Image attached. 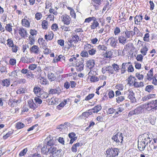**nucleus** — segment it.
I'll return each mask as SVG.
<instances>
[{
    "instance_id": "9d476101",
    "label": "nucleus",
    "mask_w": 157,
    "mask_h": 157,
    "mask_svg": "<svg viewBox=\"0 0 157 157\" xmlns=\"http://www.w3.org/2000/svg\"><path fill=\"white\" fill-rule=\"evenodd\" d=\"M118 40L119 43L123 45H124L128 41V40H127V39L124 33H121L119 36Z\"/></svg>"
},
{
    "instance_id": "338daca9",
    "label": "nucleus",
    "mask_w": 157,
    "mask_h": 157,
    "mask_svg": "<svg viewBox=\"0 0 157 157\" xmlns=\"http://www.w3.org/2000/svg\"><path fill=\"white\" fill-rule=\"evenodd\" d=\"M94 94H89L88 96H86L85 98V100L88 101L92 98L94 96Z\"/></svg>"
},
{
    "instance_id": "052dcab7",
    "label": "nucleus",
    "mask_w": 157,
    "mask_h": 157,
    "mask_svg": "<svg viewBox=\"0 0 157 157\" xmlns=\"http://www.w3.org/2000/svg\"><path fill=\"white\" fill-rule=\"evenodd\" d=\"M98 48L99 50H104L106 51L107 49V47L104 45H99L98 46Z\"/></svg>"
},
{
    "instance_id": "58836bf2",
    "label": "nucleus",
    "mask_w": 157,
    "mask_h": 157,
    "mask_svg": "<svg viewBox=\"0 0 157 157\" xmlns=\"http://www.w3.org/2000/svg\"><path fill=\"white\" fill-rule=\"evenodd\" d=\"M48 94L47 93L44 92H42L39 95V97L42 98H46L48 96Z\"/></svg>"
},
{
    "instance_id": "f257e3e1",
    "label": "nucleus",
    "mask_w": 157,
    "mask_h": 157,
    "mask_svg": "<svg viewBox=\"0 0 157 157\" xmlns=\"http://www.w3.org/2000/svg\"><path fill=\"white\" fill-rule=\"evenodd\" d=\"M123 138L122 133H117L113 136L112 139L117 145L121 146L123 144Z\"/></svg>"
},
{
    "instance_id": "bf43d9fd",
    "label": "nucleus",
    "mask_w": 157,
    "mask_h": 157,
    "mask_svg": "<svg viewBox=\"0 0 157 157\" xmlns=\"http://www.w3.org/2000/svg\"><path fill=\"white\" fill-rule=\"evenodd\" d=\"M116 111V110L113 108H110L108 109L107 111V113L108 114H110L113 113Z\"/></svg>"
},
{
    "instance_id": "7c9ffc66",
    "label": "nucleus",
    "mask_w": 157,
    "mask_h": 157,
    "mask_svg": "<svg viewBox=\"0 0 157 157\" xmlns=\"http://www.w3.org/2000/svg\"><path fill=\"white\" fill-rule=\"evenodd\" d=\"M148 50V48L146 45H144L140 49V52L144 56H145L146 55Z\"/></svg>"
},
{
    "instance_id": "473e14b6",
    "label": "nucleus",
    "mask_w": 157,
    "mask_h": 157,
    "mask_svg": "<svg viewBox=\"0 0 157 157\" xmlns=\"http://www.w3.org/2000/svg\"><path fill=\"white\" fill-rule=\"evenodd\" d=\"M58 129L62 132H64L67 131V127L65 125L61 124L58 126Z\"/></svg>"
},
{
    "instance_id": "4c0bfd02",
    "label": "nucleus",
    "mask_w": 157,
    "mask_h": 157,
    "mask_svg": "<svg viewBox=\"0 0 157 157\" xmlns=\"http://www.w3.org/2000/svg\"><path fill=\"white\" fill-rule=\"evenodd\" d=\"M133 79H135V77L132 75H130L128 78V83L130 85H132L134 83Z\"/></svg>"
},
{
    "instance_id": "5701e85b",
    "label": "nucleus",
    "mask_w": 157,
    "mask_h": 157,
    "mask_svg": "<svg viewBox=\"0 0 157 157\" xmlns=\"http://www.w3.org/2000/svg\"><path fill=\"white\" fill-rule=\"evenodd\" d=\"M87 67L90 69H92L94 67L95 65L94 61L93 59H90L88 60L86 63Z\"/></svg>"
},
{
    "instance_id": "c9c22d12",
    "label": "nucleus",
    "mask_w": 157,
    "mask_h": 157,
    "mask_svg": "<svg viewBox=\"0 0 157 157\" xmlns=\"http://www.w3.org/2000/svg\"><path fill=\"white\" fill-rule=\"evenodd\" d=\"M101 109V105H98L95 107L93 108V113H97L98 112L100 111Z\"/></svg>"
},
{
    "instance_id": "b1692460",
    "label": "nucleus",
    "mask_w": 157,
    "mask_h": 157,
    "mask_svg": "<svg viewBox=\"0 0 157 157\" xmlns=\"http://www.w3.org/2000/svg\"><path fill=\"white\" fill-rule=\"evenodd\" d=\"M108 41H110V44L112 47H115L117 45V40L113 37H111L108 40Z\"/></svg>"
},
{
    "instance_id": "39448f33",
    "label": "nucleus",
    "mask_w": 157,
    "mask_h": 157,
    "mask_svg": "<svg viewBox=\"0 0 157 157\" xmlns=\"http://www.w3.org/2000/svg\"><path fill=\"white\" fill-rule=\"evenodd\" d=\"M144 109L143 106H139L137 107L135 109L130 111L128 114L129 117L132 116L134 115H138L141 113Z\"/></svg>"
},
{
    "instance_id": "3c124183",
    "label": "nucleus",
    "mask_w": 157,
    "mask_h": 157,
    "mask_svg": "<svg viewBox=\"0 0 157 157\" xmlns=\"http://www.w3.org/2000/svg\"><path fill=\"white\" fill-rule=\"evenodd\" d=\"M154 89V86L152 85H147L146 86L145 90L148 92H151Z\"/></svg>"
},
{
    "instance_id": "e2e57ef3",
    "label": "nucleus",
    "mask_w": 157,
    "mask_h": 157,
    "mask_svg": "<svg viewBox=\"0 0 157 157\" xmlns=\"http://www.w3.org/2000/svg\"><path fill=\"white\" fill-rule=\"evenodd\" d=\"M91 47H92L93 46H91V45L89 44H87L85 45L84 47V49L85 51H88L91 48Z\"/></svg>"
},
{
    "instance_id": "423d86ee",
    "label": "nucleus",
    "mask_w": 157,
    "mask_h": 157,
    "mask_svg": "<svg viewBox=\"0 0 157 157\" xmlns=\"http://www.w3.org/2000/svg\"><path fill=\"white\" fill-rule=\"evenodd\" d=\"M102 72L104 74L106 72L112 75L114 74V70L112 67L110 66H106L102 67Z\"/></svg>"
},
{
    "instance_id": "5fc2aeb1",
    "label": "nucleus",
    "mask_w": 157,
    "mask_h": 157,
    "mask_svg": "<svg viewBox=\"0 0 157 157\" xmlns=\"http://www.w3.org/2000/svg\"><path fill=\"white\" fill-rule=\"evenodd\" d=\"M89 116L88 115V113H87V112H85L82 113L81 115H80L79 117H80L81 118H82L84 119H85L86 118H87Z\"/></svg>"
},
{
    "instance_id": "0e129e2a",
    "label": "nucleus",
    "mask_w": 157,
    "mask_h": 157,
    "mask_svg": "<svg viewBox=\"0 0 157 157\" xmlns=\"http://www.w3.org/2000/svg\"><path fill=\"white\" fill-rule=\"evenodd\" d=\"M99 78L97 77L94 76H91L90 78V80L91 82H96L98 81Z\"/></svg>"
},
{
    "instance_id": "c85d7f7f",
    "label": "nucleus",
    "mask_w": 157,
    "mask_h": 157,
    "mask_svg": "<svg viewBox=\"0 0 157 157\" xmlns=\"http://www.w3.org/2000/svg\"><path fill=\"white\" fill-rule=\"evenodd\" d=\"M2 84L3 86L8 87L10 85V81L9 79H3L2 81Z\"/></svg>"
},
{
    "instance_id": "37998d69",
    "label": "nucleus",
    "mask_w": 157,
    "mask_h": 157,
    "mask_svg": "<svg viewBox=\"0 0 157 157\" xmlns=\"http://www.w3.org/2000/svg\"><path fill=\"white\" fill-rule=\"evenodd\" d=\"M42 16L40 13L37 12L35 14V18L37 21L40 20Z\"/></svg>"
},
{
    "instance_id": "c756f323",
    "label": "nucleus",
    "mask_w": 157,
    "mask_h": 157,
    "mask_svg": "<svg viewBox=\"0 0 157 157\" xmlns=\"http://www.w3.org/2000/svg\"><path fill=\"white\" fill-rule=\"evenodd\" d=\"M129 64L127 63H123L122 65V68L121 69V74L124 73L126 71V67L128 66Z\"/></svg>"
},
{
    "instance_id": "4468645a",
    "label": "nucleus",
    "mask_w": 157,
    "mask_h": 157,
    "mask_svg": "<svg viewBox=\"0 0 157 157\" xmlns=\"http://www.w3.org/2000/svg\"><path fill=\"white\" fill-rule=\"evenodd\" d=\"M129 93L128 94V98L130 100L132 103H134L136 101V99L135 97V94L131 90H128Z\"/></svg>"
},
{
    "instance_id": "774afa93",
    "label": "nucleus",
    "mask_w": 157,
    "mask_h": 157,
    "mask_svg": "<svg viewBox=\"0 0 157 157\" xmlns=\"http://www.w3.org/2000/svg\"><path fill=\"white\" fill-rule=\"evenodd\" d=\"M61 28L62 30H63L64 31H67L70 30V27L69 26H66L65 25L62 26Z\"/></svg>"
},
{
    "instance_id": "e433bc0d",
    "label": "nucleus",
    "mask_w": 157,
    "mask_h": 157,
    "mask_svg": "<svg viewBox=\"0 0 157 157\" xmlns=\"http://www.w3.org/2000/svg\"><path fill=\"white\" fill-rule=\"evenodd\" d=\"M111 67H112L114 72L115 71L117 73L119 71L120 68L117 64L113 63Z\"/></svg>"
},
{
    "instance_id": "f8f14e48",
    "label": "nucleus",
    "mask_w": 157,
    "mask_h": 157,
    "mask_svg": "<svg viewBox=\"0 0 157 157\" xmlns=\"http://www.w3.org/2000/svg\"><path fill=\"white\" fill-rule=\"evenodd\" d=\"M157 139L154 138L153 139V141H149V147L151 150H155L157 148Z\"/></svg>"
},
{
    "instance_id": "2eb2a0df",
    "label": "nucleus",
    "mask_w": 157,
    "mask_h": 157,
    "mask_svg": "<svg viewBox=\"0 0 157 157\" xmlns=\"http://www.w3.org/2000/svg\"><path fill=\"white\" fill-rule=\"evenodd\" d=\"M29 20V19H27L26 16L24 18L22 19L21 21V23L22 25L26 28H29L30 27V22Z\"/></svg>"
},
{
    "instance_id": "0eeeda50",
    "label": "nucleus",
    "mask_w": 157,
    "mask_h": 157,
    "mask_svg": "<svg viewBox=\"0 0 157 157\" xmlns=\"http://www.w3.org/2000/svg\"><path fill=\"white\" fill-rule=\"evenodd\" d=\"M84 60L82 59L81 60H78L75 65L76 66V70L78 71H81L83 69L84 67Z\"/></svg>"
},
{
    "instance_id": "f03ea898",
    "label": "nucleus",
    "mask_w": 157,
    "mask_h": 157,
    "mask_svg": "<svg viewBox=\"0 0 157 157\" xmlns=\"http://www.w3.org/2000/svg\"><path fill=\"white\" fill-rule=\"evenodd\" d=\"M106 152L107 156L115 157L118 155L119 150L116 148H109L106 150Z\"/></svg>"
},
{
    "instance_id": "13d9d810",
    "label": "nucleus",
    "mask_w": 157,
    "mask_h": 157,
    "mask_svg": "<svg viewBox=\"0 0 157 157\" xmlns=\"http://www.w3.org/2000/svg\"><path fill=\"white\" fill-rule=\"evenodd\" d=\"M121 32L120 28L118 27H116L114 30V33L115 35H117Z\"/></svg>"
},
{
    "instance_id": "49530a36",
    "label": "nucleus",
    "mask_w": 157,
    "mask_h": 157,
    "mask_svg": "<svg viewBox=\"0 0 157 157\" xmlns=\"http://www.w3.org/2000/svg\"><path fill=\"white\" fill-rule=\"evenodd\" d=\"M97 52V51L95 48H92L88 51L89 55L90 56L94 55Z\"/></svg>"
},
{
    "instance_id": "72a5a7b5",
    "label": "nucleus",
    "mask_w": 157,
    "mask_h": 157,
    "mask_svg": "<svg viewBox=\"0 0 157 157\" xmlns=\"http://www.w3.org/2000/svg\"><path fill=\"white\" fill-rule=\"evenodd\" d=\"M48 23L47 21L44 20L42 21L41 26L43 29H48Z\"/></svg>"
},
{
    "instance_id": "20e7f679",
    "label": "nucleus",
    "mask_w": 157,
    "mask_h": 157,
    "mask_svg": "<svg viewBox=\"0 0 157 157\" xmlns=\"http://www.w3.org/2000/svg\"><path fill=\"white\" fill-rule=\"evenodd\" d=\"M146 109L147 110L151 109L154 110H157V100L152 101L148 102L146 107Z\"/></svg>"
},
{
    "instance_id": "864d4df0",
    "label": "nucleus",
    "mask_w": 157,
    "mask_h": 157,
    "mask_svg": "<svg viewBox=\"0 0 157 157\" xmlns=\"http://www.w3.org/2000/svg\"><path fill=\"white\" fill-rule=\"evenodd\" d=\"M112 52L111 51L107 50L105 53L106 57V58H110L112 57Z\"/></svg>"
},
{
    "instance_id": "8fccbe9b",
    "label": "nucleus",
    "mask_w": 157,
    "mask_h": 157,
    "mask_svg": "<svg viewBox=\"0 0 157 157\" xmlns=\"http://www.w3.org/2000/svg\"><path fill=\"white\" fill-rule=\"evenodd\" d=\"M28 151L27 149L25 148L22 150L19 154V156H22L25 155Z\"/></svg>"
},
{
    "instance_id": "aec40b11",
    "label": "nucleus",
    "mask_w": 157,
    "mask_h": 157,
    "mask_svg": "<svg viewBox=\"0 0 157 157\" xmlns=\"http://www.w3.org/2000/svg\"><path fill=\"white\" fill-rule=\"evenodd\" d=\"M138 149L140 151H144L147 145L140 141L139 140H138Z\"/></svg>"
},
{
    "instance_id": "7ed1b4c3",
    "label": "nucleus",
    "mask_w": 157,
    "mask_h": 157,
    "mask_svg": "<svg viewBox=\"0 0 157 157\" xmlns=\"http://www.w3.org/2000/svg\"><path fill=\"white\" fill-rule=\"evenodd\" d=\"M51 151L50 157H60L62 155V150H57L56 147L52 148Z\"/></svg>"
},
{
    "instance_id": "9b49d317",
    "label": "nucleus",
    "mask_w": 157,
    "mask_h": 157,
    "mask_svg": "<svg viewBox=\"0 0 157 157\" xmlns=\"http://www.w3.org/2000/svg\"><path fill=\"white\" fill-rule=\"evenodd\" d=\"M47 139L49 140V141L47 142V145H46L48 147H50L51 149L53 147H55L54 146L55 144V140L53 139L52 137H47Z\"/></svg>"
},
{
    "instance_id": "4be33fe9",
    "label": "nucleus",
    "mask_w": 157,
    "mask_h": 157,
    "mask_svg": "<svg viewBox=\"0 0 157 157\" xmlns=\"http://www.w3.org/2000/svg\"><path fill=\"white\" fill-rule=\"evenodd\" d=\"M99 26V23L96 19H94L91 23L90 28L91 29H94Z\"/></svg>"
},
{
    "instance_id": "69168bd1",
    "label": "nucleus",
    "mask_w": 157,
    "mask_h": 157,
    "mask_svg": "<svg viewBox=\"0 0 157 157\" xmlns=\"http://www.w3.org/2000/svg\"><path fill=\"white\" fill-rule=\"evenodd\" d=\"M97 74L95 71L91 70L88 73V75L89 76L91 77L96 75Z\"/></svg>"
},
{
    "instance_id": "412c9836",
    "label": "nucleus",
    "mask_w": 157,
    "mask_h": 157,
    "mask_svg": "<svg viewBox=\"0 0 157 157\" xmlns=\"http://www.w3.org/2000/svg\"><path fill=\"white\" fill-rule=\"evenodd\" d=\"M125 35L126 36V38H130L131 39L133 36L136 34L135 32L133 31H127V30L124 33Z\"/></svg>"
},
{
    "instance_id": "a211bd4d",
    "label": "nucleus",
    "mask_w": 157,
    "mask_h": 157,
    "mask_svg": "<svg viewBox=\"0 0 157 157\" xmlns=\"http://www.w3.org/2000/svg\"><path fill=\"white\" fill-rule=\"evenodd\" d=\"M28 104L29 107L31 109L34 110L38 107L37 105H36L33 100L30 99L28 101Z\"/></svg>"
},
{
    "instance_id": "cd10ccee",
    "label": "nucleus",
    "mask_w": 157,
    "mask_h": 157,
    "mask_svg": "<svg viewBox=\"0 0 157 157\" xmlns=\"http://www.w3.org/2000/svg\"><path fill=\"white\" fill-rule=\"evenodd\" d=\"M59 88L58 87L56 88L51 89L48 92L49 94H59Z\"/></svg>"
},
{
    "instance_id": "de8ad7c7",
    "label": "nucleus",
    "mask_w": 157,
    "mask_h": 157,
    "mask_svg": "<svg viewBox=\"0 0 157 157\" xmlns=\"http://www.w3.org/2000/svg\"><path fill=\"white\" fill-rule=\"evenodd\" d=\"M25 126L24 124L21 122H18L16 124V127L18 129H20Z\"/></svg>"
},
{
    "instance_id": "79ce46f5",
    "label": "nucleus",
    "mask_w": 157,
    "mask_h": 157,
    "mask_svg": "<svg viewBox=\"0 0 157 157\" xmlns=\"http://www.w3.org/2000/svg\"><path fill=\"white\" fill-rule=\"evenodd\" d=\"M125 100L124 97V96H120L116 98V100L117 103H120Z\"/></svg>"
},
{
    "instance_id": "ddd939ff",
    "label": "nucleus",
    "mask_w": 157,
    "mask_h": 157,
    "mask_svg": "<svg viewBox=\"0 0 157 157\" xmlns=\"http://www.w3.org/2000/svg\"><path fill=\"white\" fill-rule=\"evenodd\" d=\"M71 20V18L67 15H65L62 17V21L64 25H68L70 24Z\"/></svg>"
},
{
    "instance_id": "393cba45",
    "label": "nucleus",
    "mask_w": 157,
    "mask_h": 157,
    "mask_svg": "<svg viewBox=\"0 0 157 157\" xmlns=\"http://www.w3.org/2000/svg\"><path fill=\"white\" fill-rule=\"evenodd\" d=\"M54 35V34L52 32H49L47 34H46L45 35L44 38L47 41L52 40L53 38Z\"/></svg>"
},
{
    "instance_id": "dca6fc26",
    "label": "nucleus",
    "mask_w": 157,
    "mask_h": 157,
    "mask_svg": "<svg viewBox=\"0 0 157 157\" xmlns=\"http://www.w3.org/2000/svg\"><path fill=\"white\" fill-rule=\"evenodd\" d=\"M51 149L50 147H48L46 145H44L41 149V152L42 154H50V152H51Z\"/></svg>"
},
{
    "instance_id": "4d7b16f0",
    "label": "nucleus",
    "mask_w": 157,
    "mask_h": 157,
    "mask_svg": "<svg viewBox=\"0 0 157 157\" xmlns=\"http://www.w3.org/2000/svg\"><path fill=\"white\" fill-rule=\"evenodd\" d=\"M13 133V132H12L10 131L9 132L7 133L6 134V135H4L3 136V138L5 140L8 137H9L10 136H11Z\"/></svg>"
},
{
    "instance_id": "c03bdc74",
    "label": "nucleus",
    "mask_w": 157,
    "mask_h": 157,
    "mask_svg": "<svg viewBox=\"0 0 157 157\" xmlns=\"http://www.w3.org/2000/svg\"><path fill=\"white\" fill-rule=\"evenodd\" d=\"M29 110L26 105H23L21 109V114H26L25 113L27 112Z\"/></svg>"
},
{
    "instance_id": "2f4dec72",
    "label": "nucleus",
    "mask_w": 157,
    "mask_h": 157,
    "mask_svg": "<svg viewBox=\"0 0 157 157\" xmlns=\"http://www.w3.org/2000/svg\"><path fill=\"white\" fill-rule=\"evenodd\" d=\"M48 79L51 82L54 81L56 79L54 75L51 72L48 73Z\"/></svg>"
},
{
    "instance_id": "1a4fd4ad",
    "label": "nucleus",
    "mask_w": 157,
    "mask_h": 157,
    "mask_svg": "<svg viewBox=\"0 0 157 157\" xmlns=\"http://www.w3.org/2000/svg\"><path fill=\"white\" fill-rule=\"evenodd\" d=\"M82 36H83V34L80 33L79 35V37L78 36V34L75 33H73L71 36V38L73 39V41L75 44H76L79 41H81V39L80 38Z\"/></svg>"
},
{
    "instance_id": "603ef678",
    "label": "nucleus",
    "mask_w": 157,
    "mask_h": 157,
    "mask_svg": "<svg viewBox=\"0 0 157 157\" xmlns=\"http://www.w3.org/2000/svg\"><path fill=\"white\" fill-rule=\"evenodd\" d=\"M39 97L38 96L35 97L34 98V100L36 103L40 104L42 103V101Z\"/></svg>"
},
{
    "instance_id": "a19ab883",
    "label": "nucleus",
    "mask_w": 157,
    "mask_h": 157,
    "mask_svg": "<svg viewBox=\"0 0 157 157\" xmlns=\"http://www.w3.org/2000/svg\"><path fill=\"white\" fill-rule=\"evenodd\" d=\"M62 56V55H60L59 56L56 55V57L54 58L53 60V63H57L59 61H60L61 57Z\"/></svg>"
},
{
    "instance_id": "6e6552de",
    "label": "nucleus",
    "mask_w": 157,
    "mask_h": 157,
    "mask_svg": "<svg viewBox=\"0 0 157 157\" xmlns=\"http://www.w3.org/2000/svg\"><path fill=\"white\" fill-rule=\"evenodd\" d=\"M141 139H140L143 142L148 145L149 143V141H151V138L149 136V135L147 133H144L141 136Z\"/></svg>"
},
{
    "instance_id": "09e8293b",
    "label": "nucleus",
    "mask_w": 157,
    "mask_h": 157,
    "mask_svg": "<svg viewBox=\"0 0 157 157\" xmlns=\"http://www.w3.org/2000/svg\"><path fill=\"white\" fill-rule=\"evenodd\" d=\"M72 57L69 59V61L70 62H73L74 64L75 63L78 61V59L77 58L74 56H72Z\"/></svg>"
},
{
    "instance_id": "ea45409f",
    "label": "nucleus",
    "mask_w": 157,
    "mask_h": 157,
    "mask_svg": "<svg viewBox=\"0 0 157 157\" xmlns=\"http://www.w3.org/2000/svg\"><path fill=\"white\" fill-rule=\"evenodd\" d=\"M6 30L10 33L12 31V26L10 24H7L5 26Z\"/></svg>"
},
{
    "instance_id": "f3484780",
    "label": "nucleus",
    "mask_w": 157,
    "mask_h": 157,
    "mask_svg": "<svg viewBox=\"0 0 157 157\" xmlns=\"http://www.w3.org/2000/svg\"><path fill=\"white\" fill-rule=\"evenodd\" d=\"M31 53L37 55L40 53V51L39 47L36 45H33L30 49Z\"/></svg>"
},
{
    "instance_id": "f704fd0d",
    "label": "nucleus",
    "mask_w": 157,
    "mask_h": 157,
    "mask_svg": "<svg viewBox=\"0 0 157 157\" xmlns=\"http://www.w3.org/2000/svg\"><path fill=\"white\" fill-rule=\"evenodd\" d=\"M153 69L151 68L149 71H148V73L147 74V79L150 80L152 79V78L153 77Z\"/></svg>"
},
{
    "instance_id": "a878e982",
    "label": "nucleus",
    "mask_w": 157,
    "mask_h": 157,
    "mask_svg": "<svg viewBox=\"0 0 157 157\" xmlns=\"http://www.w3.org/2000/svg\"><path fill=\"white\" fill-rule=\"evenodd\" d=\"M33 92L34 94L37 96L39 97V95L42 93L40 88L39 86H35L33 88Z\"/></svg>"
},
{
    "instance_id": "6e6d98bb",
    "label": "nucleus",
    "mask_w": 157,
    "mask_h": 157,
    "mask_svg": "<svg viewBox=\"0 0 157 157\" xmlns=\"http://www.w3.org/2000/svg\"><path fill=\"white\" fill-rule=\"evenodd\" d=\"M26 76L28 78H33V74L32 73L31 71L29 70H28L27 72V73L26 75Z\"/></svg>"
},
{
    "instance_id": "a18cd8bd",
    "label": "nucleus",
    "mask_w": 157,
    "mask_h": 157,
    "mask_svg": "<svg viewBox=\"0 0 157 157\" xmlns=\"http://www.w3.org/2000/svg\"><path fill=\"white\" fill-rule=\"evenodd\" d=\"M80 55L82 57H87L89 56L88 52L86 51H82Z\"/></svg>"
},
{
    "instance_id": "6ab92c4d",
    "label": "nucleus",
    "mask_w": 157,
    "mask_h": 157,
    "mask_svg": "<svg viewBox=\"0 0 157 157\" xmlns=\"http://www.w3.org/2000/svg\"><path fill=\"white\" fill-rule=\"evenodd\" d=\"M18 33L22 37H24L25 36H27V33L26 30L23 27H20L18 29Z\"/></svg>"
},
{
    "instance_id": "bb28decb",
    "label": "nucleus",
    "mask_w": 157,
    "mask_h": 157,
    "mask_svg": "<svg viewBox=\"0 0 157 157\" xmlns=\"http://www.w3.org/2000/svg\"><path fill=\"white\" fill-rule=\"evenodd\" d=\"M124 110V108L123 106L120 105L118 106V108L116 109V112L115 115L117 116V115H120L122 112Z\"/></svg>"
},
{
    "instance_id": "680f3d73",
    "label": "nucleus",
    "mask_w": 157,
    "mask_h": 157,
    "mask_svg": "<svg viewBox=\"0 0 157 157\" xmlns=\"http://www.w3.org/2000/svg\"><path fill=\"white\" fill-rule=\"evenodd\" d=\"M149 34L148 33H146L143 37V40L144 41L148 42L149 41Z\"/></svg>"
}]
</instances>
